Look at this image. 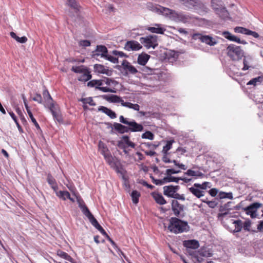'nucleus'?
<instances>
[{"label": "nucleus", "instance_id": "62", "mask_svg": "<svg viewBox=\"0 0 263 263\" xmlns=\"http://www.w3.org/2000/svg\"><path fill=\"white\" fill-rule=\"evenodd\" d=\"M220 199H223L225 198H230V193H224L220 192L218 195Z\"/></svg>", "mask_w": 263, "mask_h": 263}, {"label": "nucleus", "instance_id": "29", "mask_svg": "<svg viewBox=\"0 0 263 263\" xmlns=\"http://www.w3.org/2000/svg\"><path fill=\"white\" fill-rule=\"evenodd\" d=\"M150 58V55L145 53H142L138 57L137 62L141 65H145Z\"/></svg>", "mask_w": 263, "mask_h": 263}, {"label": "nucleus", "instance_id": "58", "mask_svg": "<svg viewBox=\"0 0 263 263\" xmlns=\"http://www.w3.org/2000/svg\"><path fill=\"white\" fill-rule=\"evenodd\" d=\"M112 53L113 55H114L115 56H118V57H125V58L128 57V55H127L125 53H124L122 51H117V50H113L112 51Z\"/></svg>", "mask_w": 263, "mask_h": 263}, {"label": "nucleus", "instance_id": "13", "mask_svg": "<svg viewBox=\"0 0 263 263\" xmlns=\"http://www.w3.org/2000/svg\"><path fill=\"white\" fill-rule=\"evenodd\" d=\"M142 48V45L135 40L128 41L124 45V49L128 51H138Z\"/></svg>", "mask_w": 263, "mask_h": 263}, {"label": "nucleus", "instance_id": "1", "mask_svg": "<svg viewBox=\"0 0 263 263\" xmlns=\"http://www.w3.org/2000/svg\"><path fill=\"white\" fill-rule=\"evenodd\" d=\"M180 218L171 217L170 219V223L167 227L168 230L175 234H178L187 232L189 230L190 227L187 222L181 220Z\"/></svg>", "mask_w": 263, "mask_h": 263}, {"label": "nucleus", "instance_id": "60", "mask_svg": "<svg viewBox=\"0 0 263 263\" xmlns=\"http://www.w3.org/2000/svg\"><path fill=\"white\" fill-rule=\"evenodd\" d=\"M129 119L125 118L123 117V116H120L119 117V121L121 123L129 125L130 124V121H128Z\"/></svg>", "mask_w": 263, "mask_h": 263}, {"label": "nucleus", "instance_id": "64", "mask_svg": "<svg viewBox=\"0 0 263 263\" xmlns=\"http://www.w3.org/2000/svg\"><path fill=\"white\" fill-rule=\"evenodd\" d=\"M106 115L109 116L111 119H115L117 117L116 114L110 109H109Z\"/></svg>", "mask_w": 263, "mask_h": 263}, {"label": "nucleus", "instance_id": "31", "mask_svg": "<svg viewBox=\"0 0 263 263\" xmlns=\"http://www.w3.org/2000/svg\"><path fill=\"white\" fill-rule=\"evenodd\" d=\"M160 13L159 14H162L164 15L168 16L172 20L173 18V15L174 12H175L176 11L174 10H173L172 9H170L169 8H167L165 7H163L161 6L160 8Z\"/></svg>", "mask_w": 263, "mask_h": 263}, {"label": "nucleus", "instance_id": "34", "mask_svg": "<svg viewBox=\"0 0 263 263\" xmlns=\"http://www.w3.org/2000/svg\"><path fill=\"white\" fill-rule=\"evenodd\" d=\"M43 96L46 104L48 107L50 106L51 104H54L53 102V100L47 90H45L43 91Z\"/></svg>", "mask_w": 263, "mask_h": 263}, {"label": "nucleus", "instance_id": "37", "mask_svg": "<svg viewBox=\"0 0 263 263\" xmlns=\"http://www.w3.org/2000/svg\"><path fill=\"white\" fill-rule=\"evenodd\" d=\"M122 106L133 109L135 110L139 111L140 106L138 104H133L130 102H126L123 101V103H122Z\"/></svg>", "mask_w": 263, "mask_h": 263}, {"label": "nucleus", "instance_id": "26", "mask_svg": "<svg viewBox=\"0 0 263 263\" xmlns=\"http://www.w3.org/2000/svg\"><path fill=\"white\" fill-rule=\"evenodd\" d=\"M102 98L108 102L112 103H120L121 105L123 101V100L121 98L114 95L110 96L103 95L102 96Z\"/></svg>", "mask_w": 263, "mask_h": 263}, {"label": "nucleus", "instance_id": "36", "mask_svg": "<svg viewBox=\"0 0 263 263\" xmlns=\"http://www.w3.org/2000/svg\"><path fill=\"white\" fill-rule=\"evenodd\" d=\"M185 174L189 176L197 177L202 178L204 176V174L199 171H194L192 170H188Z\"/></svg>", "mask_w": 263, "mask_h": 263}, {"label": "nucleus", "instance_id": "7", "mask_svg": "<svg viewBox=\"0 0 263 263\" xmlns=\"http://www.w3.org/2000/svg\"><path fill=\"white\" fill-rule=\"evenodd\" d=\"M193 19L191 15L187 14H185L183 12H174L173 18L172 20L176 22H182L183 23H186L190 22Z\"/></svg>", "mask_w": 263, "mask_h": 263}, {"label": "nucleus", "instance_id": "25", "mask_svg": "<svg viewBox=\"0 0 263 263\" xmlns=\"http://www.w3.org/2000/svg\"><path fill=\"white\" fill-rule=\"evenodd\" d=\"M122 138L123 140H120L118 142V146L119 147L123 148L124 144L125 143L128 146L135 148V144L129 140V137L128 136H123Z\"/></svg>", "mask_w": 263, "mask_h": 263}, {"label": "nucleus", "instance_id": "15", "mask_svg": "<svg viewBox=\"0 0 263 263\" xmlns=\"http://www.w3.org/2000/svg\"><path fill=\"white\" fill-rule=\"evenodd\" d=\"M108 53V50L107 48L104 45H97L96 49L92 52V58H96L100 56L102 58H105L106 57V54Z\"/></svg>", "mask_w": 263, "mask_h": 263}, {"label": "nucleus", "instance_id": "10", "mask_svg": "<svg viewBox=\"0 0 263 263\" xmlns=\"http://www.w3.org/2000/svg\"><path fill=\"white\" fill-rule=\"evenodd\" d=\"M244 57L243 51L240 46L231 44V60L238 61Z\"/></svg>", "mask_w": 263, "mask_h": 263}, {"label": "nucleus", "instance_id": "4", "mask_svg": "<svg viewBox=\"0 0 263 263\" xmlns=\"http://www.w3.org/2000/svg\"><path fill=\"white\" fill-rule=\"evenodd\" d=\"M211 5L215 12L222 19L228 17L229 12L226 9L223 3L220 0H212Z\"/></svg>", "mask_w": 263, "mask_h": 263}, {"label": "nucleus", "instance_id": "54", "mask_svg": "<svg viewBox=\"0 0 263 263\" xmlns=\"http://www.w3.org/2000/svg\"><path fill=\"white\" fill-rule=\"evenodd\" d=\"M233 223L235 224V229L234 230V231L235 232H239L241 230L242 228V222L240 220H236L233 222Z\"/></svg>", "mask_w": 263, "mask_h": 263}, {"label": "nucleus", "instance_id": "40", "mask_svg": "<svg viewBox=\"0 0 263 263\" xmlns=\"http://www.w3.org/2000/svg\"><path fill=\"white\" fill-rule=\"evenodd\" d=\"M26 110L27 111V113L31 120V121L33 122V123L34 124V125H35V127L39 130H41V128L39 125V124L37 123V122H36L35 119L34 118V117L33 116V115L30 109V108L29 107L27 108H26Z\"/></svg>", "mask_w": 263, "mask_h": 263}, {"label": "nucleus", "instance_id": "24", "mask_svg": "<svg viewBox=\"0 0 263 263\" xmlns=\"http://www.w3.org/2000/svg\"><path fill=\"white\" fill-rule=\"evenodd\" d=\"M128 132L130 131L133 132H141L143 129V126L140 124L137 123L135 120L130 121V124L127 127Z\"/></svg>", "mask_w": 263, "mask_h": 263}, {"label": "nucleus", "instance_id": "61", "mask_svg": "<svg viewBox=\"0 0 263 263\" xmlns=\"http://www.w3.org/2000/svg\"><path fill=\"white\" fill-rule=\"evenodd\" d=\"M180 172V170H175L174 169H167L166 170V175L167 176H170L171 174H178Z\"/></svg>", "mask_w": 263, "mask_h": 263}, {"label": "nucleus", "instance_id": "30", "mask_svg": "<svg viewBox=\"0 0 263 263\" xmlns=\"http://www.w3.org/2000/svg\"><path fill=\"white\" fill-rule=\"evenodd\" d=\"M114 129L120 134L128 133L127 127L118 123H114L113 124Z\"/></svg>", "mask_w": 263, "mask_h": 263}, {"label": "nucleus", "instance_id": "59", "mask_svg": "<svg viewBox=\"0 0 263 263\" xmlns=\"http://www.w3.org/2000/svg\"><path fill=\"white\" fill-rule=\"evenodd\" d=\"M202 202L206 203L208 206L211 208H214L216 206L217 203L215 201H205L201 200Z\"/></svg>", "mask_w": 263, "mask_h": 263}, {"label": "nucleus", "instance_id": "22", "mask_svg": "<svg viewBox=\"0 0 263 263\" xmlns=\"http://www.w3.org/2000/svg\"><path fill=\"white\" fill-rule=\"evenodd\" d=\"M71 70L77 73H84V76L86 78V81L89 80L91 78V75L88 71L85 72V69L84 68L83 65L80 66H72Z\"/></svg>", "mask_w": 263, "mask_h": 263}, {"label": "nucleus", "instance_id": "43", "mask_svg": "<svg viewBox=\"0 0 263 263\" xmlns=\"http://www.w3.org/2000/svg\"><path fill=\"white\" fill-rule=\"evenodd\" d=\"M80 101L82 102L84 104H89L90 106H95L96 105V103L93 101L91 97L81 98L79 100Z\"/></svg>", "mask_w": 263, "mask_h": 263}, {"label": "nucleus", "instance_id": "5", "mask_svg": "<svg viewBox=\"0 0 263 263\" xmlns=\"http://www.w3.org/2000/svg\"><path fill=\"white\" fill-rule=\"evenodd\" d=\"M140 41L147 49L150 48L155 49L158 46L156 35H149L144 37H141Z\"/></svg>", "mask_w": 263, "mask_h": 263}, {"label": "nucleus", "instance_id": "20", "mask_svg": "<svg viewBox=\"0 0 263 263\" xmlns=\"http://www.w3.org/2000/svg\"><path fill=\"white\" fill-rule=\"evenodd\" d=\"M254 61L253 58L250 55L244 56L243 61V67L242 68L243 70H248L250 68L254 69Z\"/></svg>", "mask_w": 263, "mask_h": 263}, {"label": "nucleus", "instance_id": "14", "mask_svg": "<svg viewBox=\"0 0 263 263\" xmlns=\"http://www.w3.org/2000/svg\"><path fill=\"white\" fill-rule=\"evenodd\" d=\"M184 6L188 9L198 10L204 8V5L200 0H187L184 3Z\"/></svg>", "mask_w": 263, "mask_h": 263}, {"label": "nucleus", "instance_id": "11", "mask_svg": "<svg viewBox=\"0 0 263 263\" xmlns=\"http://www.w3.org/2000/svg\"><path fill=\"white\" fill-rule=\"evenodd\" d=\"M90 222L91 224L95 227L98 230H99L101 233L105 236L107 239L113 245H115V243L114 241L109 237V236L107 235L105 230L102 228V227L99 224L98 222L96 219L93 216H92L90 218L88 219Z\"/></svg>", "mask_w": 263, "mask_h": 263}, {"label": "nucleus", "instance_id": "33", "mask_svg": "<svg viewBox=\"0 0 263 263\" xmlns=\"http://www.w3.org/2000/svg\"><path fill=\"white\" fill-rule=\"evenodd\" d=\"M153 196L156 202L160 205H163L166 203V200H165L163 196L160 194L154 193L153 194Z\"/></svg>", "mask_w": 263, "mask_h": 263}, {"label": "nucleus", "instance_id": "35", "mask_svg": "<svg viewBox=\"0 0 263 263\" xmlns=\"http://www.w3.org/2000/svg\"><path fill=\"white\" fill-rule=\"evenodd\" d=\"M147 8L154 12L159 14L161 6L152 3H148L146 5Z\"/></svg>", "mask_w": 263, "mask_h": 263}, {"label": "nucleus", "instance_id": "28", "mask_svg": "<svg viewBox=\"0 0 263 263\" xmlns=\"http://www.w3.org/2000/svg\"><path fill=\"white\" fill-rule=\"evenodd\" d=\"M155 27H148L146 28V30L152 33L163 34L165 31V29L160 27V25L158 24H155Z\"/></svg>", "mask_w": 263, "mask_h": 263}, {"label": "nucleus", "instance_id": "27", "mask_svg": "<svg viewBox=\"0 0 263 263\" xmlns=\"http://www.w3.org/2000/svg\"><path fill=\"white\" fill-rule=\"evenodd\" d=\"M189 191L198 198H200L204 195V192L198 187L193 186L189 188Z\"/></svg>", "mask_w": 263, "mask_h": 263}, {"label": "nucleus", "instance_id": "63", "mask_svg": "<svg viewBox=\"0 0 263 263\" xmlns=\"http://www.w3.org/2000/svg\"><path fill=\"white\" fill-rule=\"evenodd\" d=\"M32 100L38 102L39 103H42V98L40 94L36 93L35 96L32 98Z\"/></svg>", "mask_w": 263, "mask_h": 263}, {"label": "nucleus", "instance_id": "18", "mask_svg": "<svg viewBox=\"0 0 263 263\" xmlns=\"http://www.w3.org/2000/svg\"><path fill=\"white\" fill-rule=\"evenodd\" d=\"M194 37L195 39H199L202 42L205 43L210 46H214L217 43L212 37L209 35H202L200 34H195Z\"/></svg>", "mask_w": 263, "mask_h": 263}, {"label": "nucleus", "instance_id": "12", "mask_svg": "<svg viewBox=\"0 0 263 263\" xmlns=\"http://www.w3.org/2000/svg\"><path fill=\"white\" fill-rule=\"evenodd\" d=\"M212 254L210 252L209 250L206 249H201L198 252L193 253V258L199 262L203 261L204 259L202 257H209L212 256Z\"/></svg>", "mask_w": 263, "mask_h": 263}, {"label": "nucleus", "instance_id": "19", "mask_svg": "<svg viewBox=\"0 0 263 263\" xmlns=\"http://www.w3.org/2000/svg\"><path fill=\"white\" fill-rule=\"evenodd\" d=\"M77 199L79 204V206L81 209L83 214L86 216L88 219L90 218L92 216H93V215L85 205L83 200L80 197H77Z\"/></svg>", "mask_w": 263, "mask_h": 263}, {"label": "nucleus", "instance_id": "23", "mask_svg": "<svg viewBox=\"0 0 263 263\" xmlns=\"http://www.w3.org/2000/svg\"><path fill=\"white\" fill-rule=\"evenodd\" d=\"M48 107L51 112L54 119L59 122H62V118L59 112L58 106L55 104H51V105Z\"/></svg>", "mask_w": 263, "mask_h": 263}, {"label": "nucleus", "instance_id": "47", "mask_svg": "<svg viewBox=\"0 0 263 263\" xmlns=\"http://www.w3.org/2000/svg\"><path fill=\"white\" fill-rule=\"evenodd\" d=\"M180 180V178L178 177H175L174 176H167L163 178V181H164V183L167 182H174L178 183Z\"/></svg>", "mask_w": 263, "mask_h": 263}, {"label": "nucleus", "instance_id": "2", "mask_svg": "<svg viewBox=\"0 0 263 263\" xmlns=\"http://www.w3.org/2000/svg\"><path fill=\"white\" fill-rule=\"evenodd\" d=\"M230 202L220 206V213L218 214V219L221 221L223 226L227 229L229 228V218L230 217Z\"/></svg>", "mask_w": 263, "mask_h": 263}, {"label": "nucleus", "instance_id": "53", "mask_svg": "<svg viewBox=\"0 0 263 263\" xmlns=\"http://www.w3.org/2000/svg\"><path fill=\"white\" fill-rule=\"evenodd\" d=\"M103 156L107 163H108L109 165H111L112 164L113 158L110 152L104 155Z\"/></svg>", "mask_w": 263, "mask_h": 263}, {"label": "nucleus", "instance_id": "57", "mask_svg": "<svg viewBox=\"0 0 263 263\" xmlns=\"http://www.w3.org/2000/svg\"><path fill=\"white\" fill-rule=\"evenodd\" d=\"M90 42L88 40H81L79 42V45L80 46L86 47L90 46Z\"/></svg>", "mask_w": 263, "mask_h": 263}, {"label": "nucleus", "instance_id": "56", "mask_svg": "<svg viewBox=\"0 0 263 263\" xmlns=\"http://www.w3.org/2000/svg\"><path fill=\"white\" fill-rule=\"evenodd\" d=\"M96 89L101 90L102 91L104 92H115L112 89L108 88V87H106L96 86Z\"/></svg>", "mask_w": 263, "mask_h": 263}, {"label": "nucleus", "instance_id": "51", "mask_svg": "<svg viewBox=\"0 0 263 263\" xmlns=\"http://www.w3.org/2000/svg\"><path fill=\"white\" fill-rule=\"evenodd\" d=\"M248 30V29L242 27H236L234 28V31L236 33H241L246 35H247Z\"/></svg>", "mask_w": 263, "mask_h": 263}, {"label": "nucleus", "instance_id": "48", "mask_svg": "<svg viewBox=\"0 0 263 263\" xmlns=\"http://www.w3.org/2000/svg\"><path fill=\"white\" fill-rule=\"evenodd\" d=\"M174 142V140L167 141L166 145L163 146L162 149V153L163 154H167V152L172 148V144Z\"/></svg>", "mask_w": 263, "mask_h": 263}, {"label": "nucleus", "instance_id": "41", "mask_svg": "<svg viewBox=\"0 0 263 263\" xmlns=\"http://www.w3.org/2000/svg\"><path fill=\"white\" fill-rule=\"evenodd\" d=\"M102 85H103V81H102L101 80H92L90 81H89L88 83H87V86H90V87H96V86H102Z\"/></svg>", "mask_w": 263, "mask_h": 263}, {"label": "nucleus", "instance_id": "8", "mask_svg": "<svg viewBox=\"0 0 263 263\" xmlns=\"http://www.w3.org/2000/svg\"><path fill=\"white\" fill-rule=\"evenodd\" d=\"M183 245L186 248L187 252L193 257V253L196 252L192 251L197 249L199 247V242L195 239L184 240L183 242Z\"/></svg>", "mask_w": 263, "mask_h": 263}, {"label": "nucleus", "instance_id": "17", "mask_svg": "<svg viewBox=\"0 0 263 263\" xmlns=\"http://www.w3.org/2000/svg\"><path fill=\"white\" fill-rule=\"evenodd\" d=\"M163 189L164 195L173 198L177 191L179 189V186L178 185L174 186L171 185L164 186Z\"/></svg>", "mask_w": 263, "mask_h": 263}, {"label": "nucleus", "instance_id": "44", "mask_svg": "<svg viewBox=\"0 0 263 263\" xmlns=\"http://www.w3.org/2000/svg\"><path fill=\"white\" fill-rule=\"evenodd\" d=\"M57 195L62 198L63 200H65L68 198H69L70 194L68 191H60L56 193Z\"/></svg>", "mask_w": 263, "mask_h": 263}, {"label": "nucleus", "instance_id": "9", "mask_svg": "<svg viewBox=\"0 0 263 263\" xmlns=\"http://www.w3.org/2000/svg\"><path fill=\"white\" fill-rule=\"evenodd\" d=\"M67 4L74 11V14H72L71 12L69 13V16L74 21H77L80 17L79 13L80 6L76 0H67Z\"/></svg>", "mask_w": 263, "mask_h": 263}, {"label": "nucleus", "instance_id": "3", "mask_svg": "<svg viewBox=\"0 0 263 263\" xmlns=\"http://www.w3.org/2000/svg\"><path fill=\"white\" fill-rule=\"evenodd\" d=\"M243 202H241L238 205L234 206V209L238 210L241 209L248 215H250L251 218H254L257 216V210L262 206V204L258 202H254L246 207H243Z\"/></svg>", "mask_w": 263, "mask_h": 263}, {"label": "nucleus", "instance_id": "6", "mask_svg": "<svg viewBox=\"0 0 263 263\" xmlns=\"http://www.w3.org/2000/svg\"><path fill=\"white\" fill-rule=\"evenodd\" d=\"M172 210L177 218H182L184 216V205L180 204L176 200H172L171 203Z\"/></svg>", "mask_w": 263, "mask_h": 263}, {"label": "nucleus", "instance_id": "21", "mask_svg": "<svg viewBox=\"0 0 263 263\" xmlns=\"http://www.w3.org/2000/svg\"><path fill=\"white\" fill-rule=\"evenodd\" d=\"M94 70L95 72L105 74L108 76H110L112 74V70H110L107 68L105 67V66L101 64H95L94 65Z\"/></svg>", "mask_w": 263, "mask_h": 263}, {"label": "nucleus", "instance_id": "39", "mask_svg": "<svg viewBox=\"0 0 263 263\" xmlns=\"http://www.w3.org/2000/svg\"><path fill=\"white\" fill-rule=\"evenodd\" d=\"M11 37L15 39L17 42L20 43H25L27 41V38L26 36L18 37L14 32L10 33Z\"/></svg>", "mask_w": 263, "mask_h": 263}, {"label": "nucleus", "instance_id": "16", "mask_svg": "<svg viewBox=\"0 0 263 263\" xmlns=\"http://www.w3.org/2000/svg\"><path fill=\"white\" fill-rule=\"evenodd\" d=\"M122 66L125 71L124 76H127L128 73L135 74L138 72L137 69L127 60H124L122 61Z\"/></svg>", "mask_w": 263, "mask_h": 263}, {"label": "nucleus", "instance_id": "38", "mask_svg": "<svg viewBox=\"0 0 263 263\" xmlns=\"http://www.w3.org/2000/svg\"><path fill=\"white\" fill-rule=\"evenodd\" d=\"M98 148L102 155H104L109 152L108 148L105 143L100 141L98 143Z\"/></svg>", "mask_w": 263, "mask_h": 263}, {"label": "nucleus", "instance_id": "52", "mask_svg": "<svg viewBox=\"0 0 263 263\" xmlns=\"http://www.w3.org/2000/svg\"><path fill=\"white\" fill-rule=\"evenodd\" d=\"M231 41L235 42L239 44L246 45L247 42L245 40H241L238 36L231 34Z\"/></svg>", "mask_w": 263, "mask_h": 263}, {"label": "nucleus", "instance_id": "55", "mask_svg": "<svg viewBox=\"0 0 263 263\" xmlns=\"http://www.w3.org/2000/svg\"><path fill=\"white\" fill-rule=\"evenodd\" d=\"M104 58L114 64L118 63L119 62L118 59L117 58L112 57L108 54H106V57Z\"/></svg>", "mask_w": 263, "mask_h": 263}, {"label": "nucleus", "instance_id": "42", "mask_svg": "<svg viewBox=\"0 0 263 263\" xmlns=\"http://www.w3.org/2000/svg\"><path fill=\"white\" fill-rule=\"evenodd\" d=\"M263 81V77H257L256 78H253L249 81L247 83V85H253L255 86L257 85V83H261Z\"/></svg>", "mask_w": 263, "mask_h": 263}, {"label": "nucleus", "instance_id": "49", "mask_svg": "<svg viewBox=\"0 0 263 263\" xmlns=\"http://www.w3.org/2000/svg\"><path fill=\"white\" fill-rule=\"evenodd\" d=\"M210 184L209 182H204L202 184L196 183H194V186L199 187L203 191V190H206L207 188H210Z\"/></svg>", "mask_w": 263, "mask_h": 263}, {"label": "nucleus", "instance_id": "45", "mask_svg": "<svg viewBox=\"0 0 263 263\" xmlns=\"http://www.w3.org/2000/svg\"><path fill=\"white\" fill-rule=\"evenodd\" d=\"M140 196V194L137 191H133L131 193V197L132 201L134 203L137 204L139 202V198Z\"/></svg>", "mask_w": 263, "mask_h": 263}, {"label": "nucleus", "instance_id": "32", "mask_svg": "<svg viewBox=\"0 0 263 263\" xmlns=\"http://www.w3.org/2000/svg\"><path fill=\"white\" fill-rule=\"evenodd\" d=\"M47 181L48 183L50 185L51 188L54 191L56 192L58 189V185L57 184L55 179L52 177V176L51 174H48Z\"/></svg>", "mask_w": 263, "mask_h": 263}, {"label": "nucleus", "instance_id": "50", "mask_svg": "<svg viewBox=\"0 0 263 263\" xmlns=\"http://www.w3.org/2000/svg\"><path fill=\"white\" fill-rule=\"evenodd\" d=\"M142 138L152 140L154 138V135L150 131H147L142 134Z\"/></svg>", "mask_w": 263, "mask_h": 263}, {"label": "nucleus", "instance_id": "46", "mask_svg": "<svg viewBox=\"0 0 263 263\" xmlns=\"http://www.w3.org/2000/svg\"><path fill=\"white\" fill-rule=\"evenodd\" d=\"M58 255L60 257L65 259L66 260L72 262V258L66 252L62 251H58Z\"/></svg>", "mask_w": 263, "mask_h": 263}]
</instances>
